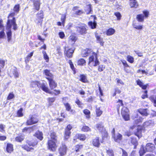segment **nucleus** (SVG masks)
Listing matches in <instances>:
<instances>
[{
    "label": "nucleus",
    "instance_id": "f257e3e1",
    "mask_svg": "<svg viewBox=\"0 0 156 156\" xmlns=\"http://www.w3.org/2000/svg\"><path fill=\"white\" fill-rule=\"evenodd\" d=\"M20 6L19 4L15 5L13 8L14 12L11 13L8 16L7 21L8 28H10L12 26H13V29L16 30L17 29V25L16 23L15 18L13 17L15 16L16 13H19L20 11Z\"/></svg>",
    "mask_w": 156,
    "mask_h": 156
},
{
    "label": "nucleus",
    "instance_id": "f03ea898",
    "mask_svg": "<svg viewBox=\"0 0 156 156\" xmlns=\"http://www.w3.org/2000/svg\"><path fill=\"white\" fill-rule=\"evenodd\" d=\"M154 144L151 143H147L145 147H142L139 151L140 156H142L147 152H153L155 149Z\"/></svg>",
    "mask_w": 156,
    "mask_h": 156
},
{
    "label": "nucleus",
    "instance_id": "7ed1b4c3",
    "mask_svg": "<svg viewBox=\"0 0 156 156\" xmlns=\"http://www.w3.org/2000/svg\"><path fill=\"white\" fill-rule=\"evenodd\" d=\"M31 86L33 87L41 88L46 93L49 94L51 93V92L49 91L48 88L44 83L41 84L38 81H34L31 82Z\"/></svg>",
    "mask_w": 156,
    "mask_h": 156
},
{
    "label": "nucleus",
    "instance_id": "20e7f679",
    "mask_svg": "<svg viewBox=\"0 0 156 156\" xmlns=\"http://www.w3.org/2000/svg\"><path fill=\"white\" fill-rule=\"evenodd\" d=\"M99 64L97 54L94 52H93L92 55L89 58L88 65L90 66H95L99 65Z\"/></svg>",
    "mask_w": 156,
    "mask_h": 156
},
{
    "label": "nucleus",
    "instance_id": "39448f33",
    "mask_svg": "<svg viewBox=\"0 0 156 156\" xmlns=\"http://www.w3.org/2000/svg\"><path fill=\"white\" fill-rule=\"evenodd\" d=\"M86 27V25L84 23H78L76 27V31L81 35L86 34L87 30Z\"/></svg>",
    "mask_w": 156,
    "mask_h": 156
},
{
    "label": "nucleus",
    "instance_id": "423d86ee",
    "mask_svg": "<svg viewBox=\"0 0 156 156\" xmlns=\"http://www.w3.org/2000/svg\"><path fill=\"white\" fill-rule=\"evenodd\" d=\"M129 112V110L127 108L123 107L122 108L121 111L122 115L123 118L126 121H128L130 119Z\"/></svg>",
    "mask_w": 156,
    "mask_h": 156
},
{
    "label": "nucleus",
    "instance_id": "0eeeda50",
    "mask_svg": "<svg viewBox=\"0 0 156 156\" xmlns=\"http://www.w3.org/2000/svg\"><path fill=\"white\" fill-rule=\"evenodd\" d=\"M38 121L36 115H30L26 123L27 125H30L37 123Z\"/></svg>",
    "mask_w": 156,
    "mask_h": 156
},
{
    "label": "nucleus",
    "instance_id": "6e6552de",
    "mask_svg": "<svg viewBox=\"0 0 156 156\" xmlns=\"http://www.w3.org/2000/svg\"><path fill=\"white\" fill-rule=\"evenodd\" d=\"M67 148L66 145L62 143L59 149V153L61 156H63L66 154Z\"/></svg>",
    "mask_w": 156,
    "mask_h": 156
},
{
    "label": "nucleus",
    "instance_id": "1a4fd4ad",
    "mask_svg": "<svg viewBox=\"0 0 156 156\" xmlns=\"http://www.w3.org/2000/svg\"><path fill=\"white\" fill-rule=\"evenodd\" d=\"M37 19L36 20L37 21V24L38 25L41 26L43 19V11L41 10L37 14Z\"/></svg>",
    "mask_w": 156,
    "mask_h": 156
},
{
    "label": "nucleus",
    "instance_id": "9d476101",
    "mask_svg": "<svg viewBox=\"0 0 156 156\" xmlns=\"http://www.w3.org/2000/svg\"><path fill=\"white\" fill-rule=\"evenodd\" d=\"M55 141L51 140L48 141V148L51 151H54L56 150L57 146Z\"/></svg>",
    "mask_w": 156,
    "mask_h": 156
},
{
    "label": "nucleus",
    "instance_id": "9b49d317",
    "mask_svg": "<svg viewBox=\"0 0 156 156\" xmlns=\"http://www.w3.org/2000/svg\"><path fill=\"white\" fill-rule=\"evenodd\" d=\"M72 127L70 125H68L65 129V132L64 138L65 140H67L69 138L70 134V130Z\"/></svg>",
    "mask_w": 156,
    "mask_h": 156
},
{
    "label": "nucleus",
    "instance_id": "f8f14e48",
    "mask_svg": "<svg viewBox=\"0 0 156 156\" xmlns=\"http://www.w3.org/2000/svg\"><path fill=\"white\" fill-rule=\"evenodd\" d=\"M64 49H65L64 52L67 56L69 58H71L74 52L73 50L71 49H69L66 46L64 47Z\"/></svg>",
    "mask_w": 156,
    "mask_h": 156
},
{
    "label": "nucleus",
    "instance_id": "ddd939ff",
    "mask_svg": "<svg viewBox=\"0 0 156 156\" xmlns=\"http://www.w3.org/2000/svg\"><path fill=\"white\" fill-rule=\"evenodd\" d=\"M48 80L49 81V87L51 89H53L57 87V84L53 80V78H49Z\"/></svg>",
    "mask_w": 156,
    "mask_h": 156
},
{
    "label": "nucleus",
    "instance_id": "4468645a",
    "mask_svg": "<svg viewBox=\"0 0 156 156\" xmlns=\"http://www.w3.org/2000/svg\"><path fill=\"white\" fill-rule=\"evenodd\" d=\"M31 1L33 3L34 9L37 10H39L41 4L40 0H31Z\"/></svg>",
    "mask_w": 156,
    "mask_h": 156
},
{
    "label": "nucleus",
    "instance_id": "2eb2a0df",
    "mask_svg": "<svg viewBox=\"0 0 156 156\" xmlns=\"http://www.w3.org/2000/svg\"><path fill=\"white\" fill-rule=\"evenodd\" d=\"M136 83L137 85L139 86L143 90H146L147 87L149 86L148 84H144L143 82L139 79L136 81Z\"/></svg>",
    "mask_w": 156,
    "mask_h": 156
},
{
    "label": "nucleus",
    "instance_id": "dca6fc26",
    "mask_svg": "<svg viewBox=\"0 0 156 156\" xmlns=\"http://www.w3.org/2000/svg\"><path fill=\"white\" fill-rule=\"evenodd\" d=\"M114 140L117 143H119L120 141L122 140V136L119 133H118L117 135H113L112 137Z\"/></svg>",
    "mask_w": 156,
    "mask_h": 156
},
{
    "label": "nucleus",
    "instance_id": "f3484780",
    "mask_svg": "<svg viewBox=\"0 0 156 156\" xmlns=\"http://www.w3.org/2000/svg\"><path fill=\"white\" fill-rule=\"evenodd\" d=\"M147 109L140 108L137 110V111L143 116H147L148 115Z\"/></svg>",
    "mask_w": 156,
    "mask_h": 156
},
{
    "label": "nucleus",
    "instance_id": "a211bd4d",
    "mask_svg": "<svg viewBox=\"0 0 156 156\" xmlns=\"http://www.w3.org/2000/svg\"><path fill=\"white\" fill-rule=\"evenodd\" d=\"M129 5L132 8H137L139 6L136 0H130Z\"/></svg>",
    "mask_w": 156,
    "mask_h": 156
},
{
    "label": "nucleus",
    "instance_id": "6ab92c4d",
    "mask_svg": "<svg viewBox=\"0 0 156 156\" xmlns=\"http://www.w3.org/2000/svg\"><path fill=\"white\" fill-rule=\"evenodd\" d=\"M8 25H7V27L6 29L7 30H8V31L7 33V38H8V41H9L11 39L12 37V32L11 30V27H13V26H12L10 28H8L7 27ZM13 29H14L13 28Z\"/></svg>",
    "mask_w": 156,
    "mask_h": 156
},
{
    "label": "nucleus",
    "instance_id": "aec40b11",
    "mask_svg": "<svg viewBox=\"0 0 156 156\" xmlns=\"http://www.w3.org/2000/svg\"><path fill=\"white\" fill-rule=\"evenodd\" d=\"M35 128V126H33L31 127H25L23 129L22 132H27L30 133L32 131L34 130Z\"/></svg>",
    "mask_w": 156,
    "mask_h": 156
},
{
    "label": "nucleus",
    "instance_id": "412c9836",
    "mask_svg": "<svg viewBox=\"0 0 156 156\" xmlns=\"http://www.w3.org/2000/svg\"><path fill=\"white\" fill-rule=\"evenodd\" d=\"M44 73L47 76L46 78L49 80V78H53V75L50 73L49 70L48 69H45L44 70Z\"/></svg>",
    "mask_w": 156,
    "mask_h": 156
},
{
    "label": "nucleus",
    "instance_id": "4be33fe9",
    "mask_svg": "<svg viewBox=\"0 0 156 156\" xmlns=\"http://www.w3.org/2000/svg\"><path fill=\"white\" fill-rule=\"evenodd\" d=\"M92 52L91 50L87 48L82 51V56L85 57L88 55Z\"/></svg>",
    "mask_w": 156,
    "mask_h": 156
},
{
    "label": "nucleus",
    "instance_id": "5701e85b",
    "mask_svg": "<svg viewBox=\"0 0 156 156\" xmlns=\"http://www.w3.org/2000/svg\"><path fill=\"white\" fill-rule=\"evenodd\" d=\"M6 150L8 153H11L13 150V145L10 143H8L7 144Z\"/></svg>",
    "mask_w": 156,
    "mask_h": 156
},
{
    "label": "nucleus",
    "instance_id": "b1692460",
    "mask_svg": "<svg viewBox=\"0 0 156 156\" xmlns=\"http://www.w3.org/2000/svg\"><path fill=\"white\" fill-rule=\"evenodd\" d=\"M92 144L95 147H98L100 144L98 137H96L92 141Z\"/></svg>",
    "mask_w": 156,
    "mask_h": 156
},
{
    "label": "nucleus",
    "instance_id": "393cba45",
    "mask_svg": "<svg viewBox=\"0 0 156 156\" xmlns=\"http://www.w3.org/2000/svg\"><path fill=\"white\" fill-rule=\"evenodd\" d=\"M96 127L100 132L102 133H105V130L103 126L101 124H98L96 125Z\"/></svg>",
    "mask_w": 156,
    "mask_h": 156
},
{
    "label": "nucleus",
    "instance_id": "a878e982",
    "mask_svg": "<svg viewBox=\"0 0 156 156\" xmlns=\"http://www.w3.org/2000/svg\"><path fill=\"white\" fill-rule=\"evenodd\" d=\"M11 72L12 73L15 78H17L19 77V74L16 68L14 67L12 69Z\"/></svg>",
    "mask_w": 156,
    "mask_h": 156
},
{
    "label": "nucleus",
    "instance_id": "bb28decb",
    "mask_svg": "<svg viewBox=\"0 0 156 156\" xmlns=\"http://www.w3.org/2000/svg\"><path fill=\"white\" fill-rule=\"evenodd\" d=\"M42 135L43 134L42 132L39 131L37 132L34 135L37 138V139H39L41 140H42L43 138Z\"/></svg>",
    "mask_w": 156,
    "mask_h": 156
},
{
    "label": "nucleus",
    "instance_id": "cd10ccee",
    "mask_svg": "<svg viewBox=\"0 0 156 156\" xmlns=\"http://www.w3.org/2000/svg\"><path fill=\"white\" fill-rule=\"evenodd\" d=\"M131 142L132 144L134 145V149H136L138 145V142L137 139L135 138H131Z\"/></svg>",
    "mask_w": 156,
    "mask_h": 156
},
{
    "label": "nucleus",
    "instance_id": "c85d7f7f",
    "mask_svg": "<svg viewBox=\"0 0 156 156\" xmlns=\"http://www.w3.org/2000/svg\"><path fill=\"white\" fill-rule=\"evenodd\" d=\"M142 130L141 129L138 128L136 130V131L134 133L135 135L137 136L139 139L142 136Z\"/></svg>",
    "mask_w": 156,
    "mask_h": 156
},
{
    "label": "nucleus",
    "instance_id": "c756f323",
    "mask_svg": "<svg viewBox=\"0 0 156 156\" xmlns=\"http://www.w3.org/2000/svg\"><path fill=\"white\" fill-rule=\"evenodd\" d=\"M137 20L139 22H142L144 21V16L142 14H139L136 16Z\"/></svg>",
    "mask_w": 156,
    "mask_h": 156
},
{
    "label": "nucleus",
    "instance_id": "7c9ffc66",
    "mask_svg": "<svg viewBox=\"0 0 156 156\" xmlns=\"http://www.w3.org/2000/svg\"><path fill=\"white\" fill-rule=\"evenodd\" d=\"M80 80L84 83H87L88 81L86 76L83 74L80 75Z\"/></svg>",
    "mask_w": 156,
    "mask_h": 156
},
{
    "label": "nucleus",
    "instance_id": "2f4dec72",
    "mask_svg": "<svg viewBox=\"0 0 156 156\" xmlns=\"http://www.w3.org/2000/svg\"><path fill=\"white\" fill-rule=\"evenodd\" d=\"M153 124V122L152 120H149L143 123V126L144 127H145L149 126H152Z\"/></svg>",
    "mask_w": 156,
    "mask_h": 156
},
{
    "label": "nucleus",
    "instance_id": "473e14b6",
    "mask_svg": "<svg viewBox=\"0 0 156 156\" xmlns=\"http://www.w3.org/2000/svg\"><path fill=\"white\" fill-rule=\"evenodd\" d=\"M76 137L80 140H84L86 139L85 136L84 134H76Z\"/></svg>",
    "mask_w": 156,
    "mask_h": 156
},
{
    "label": "nucleus",
    "instance_id": "72a5a7b5",
    "mask_svg": "<svg viewBox=\"0 0 156 156\" xmlns=\"http://www.w3.org/2000/svg\"><path fill=\"white\" fill-rule=\"evenodd\" d=\"M149 99L154 104V105L156 107V95L155 96H151Z\"/></svg>",
    "mask_w": 156,
    "mask_h": 156
},
{
    "label": "nucleus",
    "instance_id": "f704fd0d",
    "mask_svg": "<svg viewBox=\"0 0 156 156\" xmlns=\"http://www.w3.org/2000/svg\"><path fill=\"white\" fill-rule=\"evenodd\" d=\"M27 143L30 146L34 147L37 144L38 142L37 141H35L33 142L31 141L27 140Z\"/></svg>",
    "mask_w": 156,
    "mask_h": 156
},
{
    "label": "nucleus",
    "instance_id": "c9c22d12",
    "mask_svg": "<svg viewBox=\"0 0 156 156\" xmlns=\"http://www.w3.org/2000/svg\"><path fill=\"white\" fill-rule=\"evenodd\" d=\"M88 24L91 29H94L96 28L97 23L95 22L91 21L88 22Z\"/></svg>",
    "mask_w": 156,
    "mask_h": 156
},
{
    "label": "nucleus",
    "instance_id": "e433bc0d",
    "mask_svg": "<svg viewBox=\"0 0 156 156\" xmlns=\"http://www.w3.org/2000/svg\"><path fill=\"white\" fill-rule=\"evenodd\" d=\"M86 8L87 9L86 11L87 13L88 14L90 13L92 11L91 5V4L87 5H86Z\"/></svg>",
    "mask_w": 156,
    "mask_h": 156
},
{
    "label": "nucleus",
    "instance_id": "4c0bfd02",
    "mask_svg": "<svg viewBox=\"0 0 156 156\" xmlns=\"http://www.w3.org/2000/svg\"><path fill=\"white\" fill-rule=\"evenodd\" d=\"M50 136L51 139L55 141L57 140V136L56 133L54 132H52L51 133Z\"/></svg>",
    "mask_w": 156,
    "mask_h": 156
},
{
    "label": "nucleus",
    "instance_id": "58836bf2",
    "mask_svg": "<svg viewBox=\"0 0 156 156\" xmlns=\"http://www.w3.org/2000/svg\"><path fill=\"white\" fill-rule=\"evenodd\" d=\"M95 37L97 39V40L100 43V44L101 45H103V43L102 42V39L98 35V34L96 33Z\"/></svg>",
    "mask_w": 156,
    "mask_h": 156
},
{
    "label": "nucleus",
    "instance_id": "ea45409f",
    "mask_svg": "<svg viewBox=\"0 0 156 156\" xmlns=\"http://www.w3.org/2000/svg\"><path fill=\"white\" fill-rule=\"evenodd\" d=\"M83 113L86 115V117L87 119H89L90 117V111L87 109L84 110L83 111Z\"/></svg>",
    "mask_w": 156,
    "mask_h": 156
},
{
    "label": "nucleus",
    "instance_id": "a19ab883",
    "mask_svg": "<svg viewBox=\"0 0 156 156\" xmlns=\"http://www.w3.org/2000/svg\"><path fill=\"white\" fill-rule=\"evenodd\" d=\"M23 136H21L16 137L15 138V140L18 142H21L24 139Z\"/></svg>",
    "mask_w": 156,
    "mask_h": 156
},
{
    "label": "nucleus",
    "instance_id": "79ce46f5",
    "mask_svg": "<svg viewBox=\"0 0 156 156\" xmlns=\"http://www.w3.org/2000/svg\"><path fill=\"white\" fill-rule=\"evenodd\" d=\"M127 60L130 63H132L134 62V58L133 57L130 55H127Z\"/></svg>",
    "mask_w": 156,
    "mask_h": 156
},
{
    "label": "nucleus",
    "instance_id": "37998d69",
    "mask_svg": "<svg viewBox=\"0 0 156 156\" xmlns=\"http://www.w3.org/2000/svg\"><path fill=\"white\" fill-rule=\"evenodd\" d=\"M23 109L21 108L20 109L17 111V115L18 117H22L23 116V114L22 113Z\"/></svg>",
    "mask_w": 156,
    "mask_h": 156
},
{
    "label": "nucleus",
    "instance_id": "c03bdc74",
    "mask_svg": "<svg viewBox=\"0 0 156 156\" xmlns=\"http://www.w3.org/2000/svg\"><path fill=\"white\" fill-rule=\"evenodd\" d=\"M115 30L113 28H110L108 29V35L113 34L115 32Z\"/></svg>",
    "mask_w": 156,
    "mask_h": 156
},
{
    "label": "nucleus",
    "instance_id": "a18cd8bd",
    "mask_svg": "<svg viewBox=\"0 0 156 156\" xmlns=\"http://www.w3.org/2000/svg\"><path fill=\"white\" fill-rule=\"evenodd\" d=\"M42 53L43 54L44 58L46 60L47 62H48L49 60V57L46 54V51H42Z\"/></svg>",
    "mask_w": 156,
    "mask_h": 156
},
{
    "label": "nucleus",
    "instance_id": "49530a36",
    "mask_svg": "<svg viewBox=\"0 0 156 156\" xmlns=\"http://www.w3.org/2000/svg\"><path fill=\"white\" fill-rule=\"evenodd\" d=\"M22 148L27 151H30L31 150L33 149V148L32 147H29L27 145H22Z\"/></svg>",
    "mask_w": 156,
    "mask_h": 156
},
{
    "label": "nucleus",
    "instance_id": "de8ad7c7",
    "mask_svg": "<svg viewBox=\"0 0 156 156\" xmlns=\"http://www.w3.org/2000/svg\"><path fill=\"white\" fill-rule=\"evenodd\" d=\"M82 130L84 132L90 131V129L87 126H84L83 127Z\"/></svg>",
    "mask_w": 156,
    "mask_h": 156
},
{
    "label": "nucleus",
    "instance_id": "09e8293b",
    "mask_svg": "<svg viewBox=\"0 0 156 156\" xmlns=\"http://www.w3.org/2000/svg\"><path fill=\"white\" fill-rule=\"evenodd\" d=\"M145 90L144 91V94H143L141 96V98L143 99L148 98V95L147 94V91L146 90Z\"/></svg>",
    "mask_w": 156,
    "mask_h": 156
},
{
    "label": "nucleus",
    "instance_id": "8fccbe9b",
    "mask_svg": "<svg viewBox=\"0 0 156 156\" xmlns=\"http://www.w3.org/2000/svg\"><path fill=\"white\" fill-rule=\"evenodd\" d=\"M114 14L115 16L116 17L117 20H120L121 17V15L119 12H115L114 13Z\"/></svg>",
    "mask_w": 156,
    "mask_h": 156
},
{
    "label": "nucleus",
    "instance_id": "3c124183",
    "mask_svg": "<svg viewBox=\"0 0 156 156\" xmlns=\"http://www.w3.org/2000/svg\"><path fill=\"white\" fill-rule=\"evenodd\" d=\"M133 26L134 28L137 30H141L143 28V26L142 25H138L135 24H133Z\"/></svg>",
    "mask_w": 156,
    "mask_h": 156
},
{
    "label": "nucleus",
    "instance_id": "603ef678",
    "mask_svg": "<svg viewBox=\"0 0 156 156\" xmlns=\"http://www.w3.org/2000/svg\"><path fill=\"white\" fill-rule=\"evenodd\" d=\"M143 118L142 117H140L139 119H137L134 121V122L135 124H138L142 122Z\"/></svg>",
    "mask_w": 156,
    "mask_h": 156
},
{
    "label": "nucleus",
    "instance_id": "864d4df0",
    "mask_svg": "<svg viewBox=\"0 0 156 156\" xmlns=\"http://www.w3.org/2000/svg\"><path fill=\"white\" fill-rule=\"evenodd\" d=\"M64 105L66 108V110L69 111L71 109V107L70 105L68 103H64Z\"/></svg>",
    "mask_w": 156,
    "mask_h": 156
},
{
    "label": "nucleus",
    "instance_id": "5fc2aeb1",
    "mask_svg": "<svg viewBox=\"0 0 156 156\" xmlns=\"http://www.w3.org/2000/svg\"><path fill=\"white\" fill-rule=\"evenodd\" d=\"M86 62L85 61L83 58H81L78 61V64L79 65H83Z\"/></svg>",
    "mask_w": 156,
    "mask_h": 156
},
{
    "label": "nucleus",
    "instance_id": "6e6d98bb",
    "mask_svg": "<svg viewBox=\"0 0 156 156\" xmlns=\"http://www.w3.org/2000/svg\"><path fill=\"white\" fill-rule=\"evenodd\" d=\"M96 113L97 116H100L102 113V112L100 109L99 108H97L96 109Z\"/></svg>",
    "mask_w": 156,
    "mask_h": 156
},
{
    "label": "nucleus",
    "instance_id": "4d7b16f0",
    "mask_svg": "<svg viewBox=\"0 0 156 156\" xmlns=\"http://www.w3.org/2000/svg\"><path fill=\"white\" fill-rule=\"evenodd\" d=\"M5 125H4L2 124H0V132L2 133H4L5 132L4 130L5 127Z\"/></svg>",
    "mask_w": 156,
    "mask_h": 156
},
{
    "label": "nucleus",
    "instance_id": "13d9d810",
    "mask_svg": "<svg viewBox=\"0 0 156 156\" xmlns=\"http://www.w3.org/2000/svg\"><path fill=\"white\" fill-rule=\"evenodd\" d=\"M14 97V94H13L12 92L10 93L9 94L7 98V99L8 100H10L13 98Z\"/></svg>",
    "mask_w": 156,
    "mask_h": 156
},
{
    "label": "nucleus",
    "instance_id": "bf43d9fd",
    "mask_svg": "<svg viewBox=\"0 0 156 156\" xmlns=\"http://www.w3.org/2000/svg\"><path fill=\"white\" fill-rule=\"evenodd\" d=\"M66 19V15H65L63 14L61 18V21L62 23L63 24H64Z\"/></svg>",
    "mask_w": 156,
    "mask_h": 156
},
{
    "label": "nucleus",
    "instance_id": "052dcab7",
    "mask_svg": "<svg viewBox=\"0 0 156 156\" xmlns=\"http://www.w3.org/2000/svg\"><path fill=\"white\" fill-rule=\"evenodd\" d=\"M135 53L138 55V56L142 57L143 56V53L139 51H134Z\"/></svg>",
    "mask_w": 156,
    "mask_h": 156
},
{
    "label": "nucleus",
    "instance_id": "680f3d73",
    "mask_svg": "<svg viewBox=\"0 0 156 156\" xmlns=\"http://www.w3.org/2000/svg\"><path fill=\"white\" fill-rule=\"evenodd\" d=\"M76 103L78 105L79 107H82L83 103L79 100H77L76 101Z\"/></svg>",
    "mask_w": 156,
    "mask_h": 156
},
{
    "label": "nucleus",
    "instance_id": "e2e57ef3",
    "mask_svg": "<svg viewBox=\"0 0 156 156\" xmlns=\"http://www.w3.org/2000/svg\"><path fill=\"white\" fill-rule=\"evenodd\" d=\"M143 13L144 14L143 15L144 16V17H145L146 18H147L148 17L149 13V12L148 11H143Z\"/></svg>",
    "mask_w": 156,
    "mask_h": 156
},
{
    "label": "nucleus",
    "instance_id": "0e129e2a",
    "mask_svg": "<svg viewBox=\"0 0 156 156\" xmlns=\"http://www.w3.org/2000/svg\"><path fill=\"white\" fill-rule=\"evenodd\" d=\"M69 39L71 40L72 41L75 42L76 41V39L75 36H71L69 37Z\"/></svg>",
    "mask_w": 156,
    "mask_h": 156
},
{
    "label": "nucleus",
    "instance_id": "69168bd1",
    "mask_svg": "<svg viewBox=\"0 0 156 156\" xmlns=\"http://www.w3.org/2000/svg\"><path fill=\"white\" fill-rule=\"evenodd\" d=\"M58 35L62 39L63 38L65 37V34L63 32H60Z\"/></svg>",
    "mask_w": 156,
    "mask_h": 156
},
{
    "label": "nucleus",
    "instance_id": "338daca9",
    "mask_svg": "<svg viewBox=\"0 0 156 156\" xmlns=\"http://www.w3.org/2000/svg\"><path fill=\"white\" fill-rule=\"evenodd\" d=\"M108 154L109 156H114L113 151L112 150H108Z\"/></svg>",
    "mask_w": 156,
    "mask_h": 156
},
{
    "label": "nucleus",
    "instance_id": "774afa93",
    "mask_svg": "<svg viewBox=\"0 0 156 156\" xmlns=\"http://www.w3.org/2000/svg\"><path fill=\"white\" fill-rule=\"evenodd\" d=\"M122 151V156H128L127 153L125 150L121 148Z\"/></svg>",
    "mask_w": 156,
    "mask_h": 156
}]
</instances>
